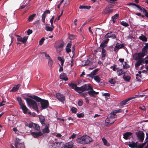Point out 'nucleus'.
I'll list each match as a JSON object with an SVG mask.
<instances>
[{
    "instance_id": "nucleus-1",
    "label": "nucleus",
    "mask_w": 148,
    "mask_h": 148,
    "mask_svg": "<svg viewBox=\"0 0 148 148\" xmlns=\"http://www.w3.org/2000/svg\"><path fill=\"white\" fill-rule=\"evenodd\" d=\"M76 141L78 143L83 144H89L93 141L91 138L87 135L83 136L77 138Z\"/></svg>"
},
{
    "instance_id": "nucleus-2",
    "label": "nucleus",
    "mask_w": 148,
    "mask_h": 148,
    "mask_svg": "<svg viewBox=\"0 0 148 148\" xmlns=\"http://www.w3.org/2000/svg\"><path fill=\"white\" fill-rule=\"evenodd\" d=\"M29 97H31L30 96ZM32 97L33 99L36 100L37 101L41 102V108L42 109H44L48 107L49 103L47 101L42 100L40 98L36 96H32Z\"/></svg>"
},
{
    "instance_id": "nucleus-3",
    "label": "nucleus",
    "mask_w": 148,
    "mask_h": 148,
    "mask_svg": "<svg viewBox=\"0 0 148 148\" xmlns=\"http://www.w3.org/2000/svg\"><path fill=\"white\" fill-rule=\"evenodd\" d=\"M26 100L28 106L35 110L38 111V109L37 103L34 100L29 98H26Z\"/></svg>"
},
{
    "instance_id": "nucleus-4",
    "label": "nucleus",
    "mask_w": 148,
    "mask_h": 148,
    "mask_svg": "<svg viewBox=\"0 0 148 148\" xmlns=\"http://www.w3.org/2000/svg\"><path fill=\"white\" fill-rule=\"evenodd\" d=\"M116 116L115 114L111 113L110 116H108L106 120V125L109 124H112L116 119Z\"/></svg>"
},
{
    "instance_id": "nucleus-5",
    "label": "nucleus",
    "mask_w": 148,
    "mask_h": 148,
    "mask_svg": "<svg viewBox=\"0 0 148 148\" xmlns=\"http://www.w3.org/2000/svg\"><path fill=\"white\" fill-rule=\"evenodd\" d=\"M90 89H92V88L90 84H88L87 85L85 84L81 87H77V91L79 93H81L84 91L89 90Z\"/></svg>"
},
{
    "instance_id": "nucleus-6",
    "label": "nucleus",
    "mask_w": 148,
    "mask_h": 148,
    "mask_svg": "<svg viewBox=\"0 0 148 148\" xmlns=\"http://www.w3.org/2000/svg\"><path fill=\"white\" fill-rule=\"evenodd\" d=\"M145 55V54L143 52L138 53H136L133 55V58L134 60H140L143 58Z\"/></svg>"
},
{
    "instance_id": "nucleus-7",
    "label": "nucleus",
    "mask_w": 148,
    "mask_h": 148,
    "mask_svg": "<svg viewBox=\"0 0 148 148\" xmlns=\"http://www.w3.org/2000/svg\"><path fill=\"white\" fill-rule=\"evenodd\" d=\"M65 45L64 42L63 40L58 41L55 44L54 47L56 48L62 49Z\"/></svg>"
},
{
    "instance_id": "nucleus-8",
    "label": "nucleus",
    "mask_w": 148,
    "mask_h": 148,
    "mask_svg": "<svg viewBox=\"0 0 148 148\" xmlns=\"http://www.w3.org/2000/svg\"><path fill=\"white\" fill-rule=\"evenodd\" d=\"M19 138H16V140L15 146L16 148H23L24 145L23 142L20 143Z\"/></svg>"
},
{
    "instance_id": "nucleus-9",
    "label": "nucleus",
    "mask_w": 148,
    "mask_h": 148,
    "mask_svg": "<svg viewBox=\"0 0 148 148\" xmlns=\"http://www.w3.org/2000/svg\"><path fill=\"white\" fill-rule=\"evenodd\" d=\"M137 96H133L131 97L130 98H129L128 99H126L123 100V101H121L119 103L120 106H123V105H125L126 104H127L128 103V102L130 100L134 99L136 98Z\"/></svg>"
},
{
    "instance_id": "nucleus-10",
    "label": "nucleus",
    "mask_w": 148,
    "mask_h": 148,
    "mask_svg": "<svg viewBox=\"0 0 148 148\" xmlns=\"http://www.w3.org/2000/svg\"><path fill=\"white\" fill-rule=\"evenodd\" d=\"M125 45L123 43H117L114 49V51L116 52H118L119 49H122L124 47Z\"/></svg>"
},
{
    "instance_id": "nucleus-11",
    "label": "nucleus",
    "mask_w": 148,
    "mask_h": 148,
    "mask_svg": "<svg viewBox=\"0 0 148 148\" xmlns=\"http://www.w3.org/2000/svg\"><path fill=\"white\" fill-rule=\"evenodd\" d=\"M113 8V7L112 6L110 5H109L108 7L106 8L103 10V13L104 14H107L112 13L113 11V10L112 9Z\"/></svg>"
},
{
    "instance_id": "nucleus-12",
    "label": "nucleus",
    "mask_w": 148,
    "mask_h": 148,
    "mask_svg": "<svg viewBox=\"0 0 148 148\" xmlns=\"http://www.w3.org/2000/svg\"><path fill=\"white\" fill-rule=\"evenodd\" d=\"M136 134L139 140L142 141L144 139V134L141 131H139L136 133Z\"/></svg>"
},
{
    "instance_id": "nucleus-13",
    "label": "nucleus",
    "mask_w": 148,
    "mask_h": 148,
    "mask_svg": "<svg viewBox=\"0 0 148 148\" xmlns=\"http://www.w3.org/2000/svg\"><path fill=\"white\" fill-rule=\"evenodd\" d=\"M56 97L58 100L63 103H64L65 99V97L63 94L60 93H57L56 94Z\"/></svg>"
},
{
    "instance_id": "nucleus-14",
    "label": "nucleus",
    "mask_w": 148,
    "mask_h": 148,
    "mask_svg": "<svg viewBox=\"0 0 148 148\" xmlns=\"http://www.w3.org/2000/svg\"><path fill=\"white\" fill-rule=\"evenodd\" d=\"M138 9L141 12H143L145 16L148 18V12L147 11V10L143 8V7H141L139 5V7H138Z\"/></svg>"
},
{
    "instance_id": "nucleus-15",
    "label": "nucleus",
    "mask_w": 148,
    "mask_h": 148,
    "mask_svg": "<svg viewBox=\"0 0 148 148\" xmlns=\"http://www.w3.org/2000/svg\"><path fill=\"white\" fill-rule=\"evenodd\" d=\"M23 112L25 114H30V112H28L29 110L24 104L20 106Z\"/></svg>"
},
{
    "instance_id": "nucleus-16",
    "label": "nucleus",
    "mask_w": 148,
    "mask_h": 148,
    "mask_svg": "<svg viewBox=\"0 0 148 148\" xmlns=\"http://www.w3.org/2000/svg\"><path fill=\"white\" fill-rule=\"evenodd\" d=\"M73 143L70 141L65 143L63 146V148H73Z\"/></svg>"
},
{
    "instance_id": "nucleus-17",
    "label": "nucleus",
    "mask_w": 148,
    "mask_h": 148,
    "mask_svg": "<svg viewBox=\"0 0 148 148\" xmlns=\"http://www.w3.org/2000/svg\"><path fill=\"white\" fill-rule=\"evenodd\" d=\"M31 134L35 138H37L39 136H41L43 134L42 133L41 131H39L37 132H32Z\"/></svg>"
},
{
    "instance_id": "nucleus-18",
    "label": "nucleus",
    "mask_w": 148,
    "mask_h": 148,
    "mask_svg": "<svg viewBox=\"0 0 148 148\" xmlns=\"http://www.w3.org/2000/svg\"><path fill=\"white\" fill-rule=\"evenodd\" d=\"M92 89H90L89 91L87 92L88 93L90 97H94L97 95L98 92H95L93 89L92 87L91 86Z\"/></svg>"
},
{
    "instance_id": "nucleus-19",
    "label": "nucleus",
    "mask_w": 148,
    "mask_h": 148,
    "mask_svg": "<svg viewBox=\"0 0 148 148\" xmlns=\"http://www.w3.org/2000/svg\"><path fill=\"white\" fill-rule=\"evenodd\" d=\"M132 134L131 132H126L123 134V138L125 139H130L132 137Z\"/></svg>"
},
{
    "instance_id": "nucleus-20",
    "label": "nucleus",
    "mask_w": 148,
    "mask_h": 148,
    "mask_svg": "<svg viewBox=\"0 0 148 148\" xmlns=\"http://www.w3.org/2000/svg\"><path fill=\"white\" fill-rule=\"evenodd\" d=\"M27 39V38H17V40L18 42L17 43V44H20L21 43L19 42H21L23 43L26 42Z\"/></svg>"
},
{
    "instance_id": "nucleus-21",
    "label": "nucleus",
    "mask_w": 148,
    "mask_h": 148,
    "mask_svg": "<svg viewBox=\"0 0 148 148\" xmlns=\"http://www.w3.org/2000/svg\"><path fill=\"white\" fill-rule=\"evenodd\" d=\"M60 78L63 80L66 81L68 80V79L66 76V74L65 73H62L60 75Z\"/></svg>"
},
{
    "instance_id": "nucleus-22",
    "label": "nucleus",
    "mask_w": 148,
    "mask_h": 148,
    "mask_svg": "<svg viewBox=\"0 0 148 148\" xmlns=\"http://www.w3.org/2000/svg\"><path fill=\"white\" fill-rule=\"evenodd\" d=\"M72 44L71 42H69L67 44L65 50L67 53H69L71 52V50L70 48L71 47Z\"/></svg>"
},
{
    "instance_id": "nucleus-23",
    "label": "nucleus",
    "mask_w": 148,
    "mask_h": 148,
    "mask_svg": "<svg viewBox=\"0 0 148 148\" xmlns=\"http://www.w3.org/2000/svg\"><path fill=\"white\" fill-rule=\"evenodd\" d=\"M115 32H111L108 33L105 36V37H116Z\"/></svg>"
},
{
    "instance_id": "nucleus-24",
    "label": "nucleus",
    "mask_w": 148,
    "mask_h": 148,
    "mask_svg": "<svg viewBox=\"0 0 148 148\" xmlns=\"http://www.w3.org/2000/svg\"><path fill=\"white\" fill-rule=\"evenodd\" d=\"M141 72L140 71H139L138 72V74H137L136 75V78L135 79L136 81L140 82L141 81L140 78H141L142 76L141 75Z\"/></svg>"
},
{
    "instance_id": "nucleus-25",
    "label": "nucleus",
    "mask_w": 148,
    "mask_h": 148,
    "mask_svg": "<svg viewBox=\"0 0 148 148\" xmlns=\"http://www.w3.org/2000/svg\"><path fill=\"white\" fill-rule=\"evenodd\" d=\"M49 124H47L45 127L43 129L42 132L44 133H47L50 132L49 128Z\"/></svg>"
},
{
    "instance_id": "nucleus-26",
    "label": "nucleus",
    "mask_w": 148,
    "mask_h": 148,
    "mask_svg": "<svg viewBox=\"0 0 148 148\" xmlns=\"http://www.w3.org/2000/svg\"><path fill=\"white\" fill-rule=\"evenodd\" d=\"M101 140L104 145L107 147H109L110 146V143L108 141L105 137L102 138Z\"/></svg>"
},
{
    "instance_id": "nucleus-27",
    "label": "nucleus",
    "mask_w": 148,
    "mask_h": 148,
    "mask_svg": "<svg viewBox=\"0 0 148 148\" xmlns=\"http://www.w3.org/2000/svg\"><path fill=\"white\" fill-rule=\"evenodd\" d=\"M109 39H106L101 43L100 47H104L106 46V44L108 43Z\"/></svg>"
},
{
    "instance_id": "nucleus-28",
    "label": "nucleus",
    "mask_w": 148,
    "mask_h": 148,
    "mask_svg": "<svg viewBox=\"0 0 148 148\" xmlns=\"http://www.w3.org/2000/svg\"><path fill=\"white\" fill-rule=\"evenodd\" d=\"M40 121L42 126L45 125V118L43 116H40L39 117Z\"/></svg>"
},
{
    "instance_id": "nucleus-29",
    "label": "nucleus",
    "mask_w": 148,
    "mask_h": 148,
    "mask_svg": "<svg viewBox=\"0 0 148 148\" xmlns=\"http://www.w3.org/2000/svg\"><path fill=\"white\" fill-rule=\"evenodd\" d=\"M48 60V64L49 66L51 67L53 64V61L50 56L46 58Z\"/></svg>"
},
{
    "instance_id": "nucleus-30",
    "label": "nucleus",
    "mask_w": 148,
    "mask_h": 148,
    "mask_svg": "<svg viewBox=\"0 0 148 148\" xmlns=\"http://www.w3.org/2000/svg\"><path fill=\"white\" fill-rule=\"evenodd\" d=\"M34 125H35V127H36V129L37 130H39V129L40 127L38 125L32 122L29 124L28 127L30 128H32L33 127Z\"/></svg>"
},
{
    "instance_id": "nucleus-31",
    "label": "nucleus",
    "mask_w": 148,
    "mask_h": 148,
    "mask_svg": "<svg viewBox=\"0 0 148 148\" xmlns=\"http://www.w3.org/2000/svg\"><path fill=\"white\" fill-rule=\"evenodd\" d=\"M117 73L118 76H120L124 73V71L121 69H120L119 68H117Z\"/></svg>"
},
{
    "instance_id": "nucleus-32",
    "label": "nucleus",
    "mask_w": 148,
    "mask_h": 148,
    "mask_svg": "<svg viewBox=\"0 0 148 148\" xmlns=\"http://www.w3.org/2000/svg\"><path fill=\"white\" fill-rule=\"evenodd\" d=\"M69 85L71 87L72 89H74L75 91H77V87L76 84L72 83H70L69 84Z\"/></svg>"
},
{
    "instance_id": "nucleus-33",
    "label": "nucleus",
    "mask_w": 148,
    "mask_h": 148,
    "mask_svg": "<svg viewBox=\"0 0 148 148\" xmlns=\"http://www.w3.org/2000/svg\"><path fill=\"white\" fill-rule=\"evenodd\" d=\"M148 49V43H146L145 45L143 47L142 49V52L144 53L145 54L147 52Z\"/></svg>"
},
{
    "instance_id": "nucleus-34",
    "label": "nucleus",
    "mask_w": 148,
    "mask_h": 148,
    "mask_svg": "<svg viewBox=\"0 0 148 148\" xmlns=\"http://www.w3.org/2000/svg\"><path fill=\"white\" fill-rule=\"evenodd\" d=\"M20 85L19 84H18L17 85L14 86L10 90V91L13 92L16 91L20 87Z\"/></svg>"
},
{
    "instance_id": "nucleus-35",
    "label": "nucleus",
    "mask_w": 148,
    "mask_h": 148,
    "mask_svg": "<svg viewBox=\"0 0 148 148\" xmlns=\"http://www.w3.org/2000/svg\"><path fill=\"white\" fill-rule=\"evenodd\" d=\"M91 8V7L90 6L80 5L79 8L80 9H89Z\"/></svg>"
},
{
    "instance_id": "nucleus-36",
    "label": "nucleus",
    "mask_w": 148,
    "mask_h": 148,
    "mask_svg": "<svg viewBox=\"0 0 148 148\" xmlns=\"http://www.w3.org/2000/svg\"><path fill=\"white\" fill-rule=\"evenodd\" d=\"M123 79L125 81L129 82L130 79L131 77L129 75H124L123 76Z\"/></svg>"
},
{
    "instance_id": "nucleus-37",
    "label": "nucleus",
    "mask_w": 148,
    "mask_h": 148,
    "mask_svg": "<svg viewBox=\"0 0 148 148\" xmlns=\"http://www.w3.org/2000/svg\"><path fill=\"white\" fill-rule=\"evenodd\" d=\"M17 100L19 103V104L21 106L22 105L24 104L22 102V100L21 98V97H18L16 98Z\"/></svg>"
},
{
    "instance_id": "nucleus-38",
    "label": "nucleus",
    "mask_w": 148,
    "mask_h": 148,
    "mask_svg": "<svg viewBox=\"0 0 148 148\" xmlns=\"http://www.w3.org/2000/svg\"><path fill=\"white\" fill-rule=\"evenodd\" d=\"M58 60L60 61L61 64L62 66H63L64 62V58L61 57H58Z\"/></svg>"
},
{
    "instance_id": "nucleus-39",
    "label": "nucleus",
    "mask_w": 148,
    "mask_h": 148,
    "mask_svg": "<svg viewBox=\"0 0 148 148\" xmlns=\"http://www.w3.org/2000/svg\"><path fill=\"white\" fill-rule=\"evenodd\" d=\"M94 79L97 83H99L101 79L100 77L98 75L95 76Z\"/></svg>"
},
{
    "instance_id": "nucleus-40",
    "label": "nucleus",
    "mask_w": 148,
    "mask_h": 148,
    "mask_svg": "<svg viewBox=\"0 0 148 148\" xmlns=\"http://www.w3.org/2000/svg\"><path fill=\"white\" fill-rule=\"evenodd\" d=\"M106 55V51L104 48H102V51L101 52V56L102 58H104Z\"/></svg>"
},
{
    "instance_id": "nucleus-41",
    "label": "nucleus",
    "mask_w": 148,
    "mask_h": 148,
    "mask_svg": "<svg viewBox=\"0 0 148 148\" xmlns=\"http://www.w3.org/2000/svg\"><path fill=\"white\" fill-rule=\"evenodd\" d=\"M36 15V14H34L30 15L28 18V20L29 21H30L32 20L33 19L34 17Z\"/></svg>"
},
{
    "instance_id": "nucleus-42",
    "label": "nucleus",
    "mask_w": 148,
    "mask_h": 148,
    "mask_svg": "<svg viewBox=\"0 0 148 148\" xmlns=\"http://www.w3.org/2000/svg\"><path fill=\"white\" fill-rule=\"evenodd\" d=\"M54 27H50L49 26H46L45 27V29L48 31L51 32L53 30Z\"/></svg>"
},
{
    "instance_id": "nucleus-43",
    "label": "nucleus",
    "mask_w": 148,
    "mask_h": 148,
    "mask_svg": "<svg viewBox=\"0 0 148 148\" xmlns=\"http://www.w3.org/2000/svg\"><path fill=\"white\" fill-rule=\"evenodd\" d=\"M40 53L41 54H44L46 58L49 56V55L46 52L41 51L40 52Z\"/></svg>"
},
{
    "instance_id": "nucleus-44",
    "label": "nucleus",
    "mask_w": 148,
    "mask_h": 148,
    "mask_svg": "<svg viewBox=\"0 0 148 148\" xmlns=\"http://www.w3.org/2000/svg\"><path fill=\"white\" fill-rule=\"evenodd\" d=\"M120 23L121 25L124 26L125 27H127L129 25V24L123 21L121 22Z\"/></svg>"
},
{
    "instance_id": "nucleus-45",
    "label": "nucleus",
    "mask_w": 148,
    "mask_h": 148,
    "mask_svg": "<svg viewBox=\"0 0 148 148\" xmlns=\"http://www.w3.org/2000/svg\"><path fill=\"white\" fill-rule=\"evenodd\" d=\"M109 82L111 84H114L116 83V81L113 78H110L109 79Z\"/></svg>"
},
{
    "instance_id": "nucleus-46",
    "label": "nucleus",
    "mask_w": 148,
    "mask_h": 148,
    "mask_svg": "<svg viewBox=\"0 0 148 148\" xmlns=\"http://www.w3.org/2000/svg\"><path fill=\"white\" fill-rule=\"evenodd\" d=\"M77 109L74 107H72L71 109V111L74 113H75L77 112Z\"/></svg>"
},
{
    "instance_id": "nucleus-47",
    "label": "nucleus",
    "mask_w": 148,
    "mask_h": 148,
    "mask_svg": "<svg viewBox=\"0 0 148 148\" xmlns=\"http://www.w3.org/2000/svg\"><path fill=\"white\" fill-rule=\"evenodd\" d=\"M123 68L124 69L130 67V66L127 64L126 62H124L123 63Z\"/></svg>"
},
{
    "instance_id": "nucleus-48",
    "label": "nucleus",
    "mask_w": 148,
    "mask_h": 148,
    "mask_svg": "<svg viewBox=\"0 0 148 148\" xmlns=\"http://www.w3.org/2000/svg\"><path fill=\"white\" fill-rule=\"evenodd\" d=\"M127 5H129H129H133L135 6L137 8H138V7H139V5H138L136 4H135L134 3H128L127 4Z\"/></svg>"
},
{
    "instance_id": "nucleus-49",
    "label": "nucleus",
    "mask_w": 148,
    "mask_h": 148,
    "mask_svg": "<svg viewBox=\"0 0 148 148\" xmlns=\"http://www.w3.org/2000/svg\"><path fill=\"white\" fill-rule=\"evenodd\" d=\"M119 17V14H116L112 17V19L116 20Z\"/></svg>"
},
{
    "instance_id": "nucleus-50",
    "label": "nucleus",
    "mask_w": 148,
    "mask_h": 148,
    "mask_svg": "<svg viewBox=\"0 0 148 148\" xmlns=\"http://www.w3.org/2000/svg\"><path fill=\"white\" fill-rule=\"evenodd\" d=\"M99 70L98 69H96L93 71L91 72L94 75L97 74V73L98 71Z\"/></svg>"
},
{
    "instance_id": "nucleus-51",
    "label": "nucleus",
    "mask_w": 148,
    "mask_h": 148,
    "mask_svg": "<svg viewBox=\"0 0 148 148\" xmlns=\"http://www.w3.org/2000/svg\"><path fill=\"white\" fill-rule=\"evenodd\" d=\"M45 40V39L44 38H42L39 41V44L40 45H42V44L44 40Z\"/></svg>"
},
{
    "instance_id": "nucleus-52",
    "label": "nucleus",
    "mask_w": 148,
    "mask_h": 148,
    "mask_svg": "<svg viewBox=\"0 0 148 148\" xmlns=\"http://www.w3.org/2000/svg\"><path fill=\"white\" fill-rule=\"evenodd\" d=\"M46 16H45V15H44L43 14H42V22H44V23H45V19Z\"/></svg>"
},
{
    "instance_id": "nucleus-53",
    "label": "nucleus",
    "mask_w": 148,
    "mask_h": 148,
    "mask_svg": "<svg viewBox=\"0 0 148 148\" xmlns=\"http://www.w3.org/2000/svg\"><path fill=\"white\" fill-rule=\"evenodd\" d=\"M77 115L79 118H81L84 117V114L82 113L80 114L77 113Z\"/></svg>"
},
{
    "instance_id": "nucleus-54",
    "label": "nucleus",
    "mask_w": 148,
    "mask_h": 148,
    "mask_svg": "<svg viewBox=\"0 0 148 148\" xmlns=\"http://www.w3.org/2000/svg\"><path fill=\"white\" fill-rule=\"evenodd\" d=\"M76 135H77L76 134L73 133V134L69 138V139L71 138L73 139L76 136Z\"/></svg>"
},
{
    "instance_id": "nucleus-55",
    "label": "nucleus",
    "mask_w": 148,
    "mask_h": 148,
    "mask_svg": "<svg viewBox=\"0 0 148 148\" xmlns=\"http://www.w3.org/2000/svg\"><path fill=\"white\" fill-rule=\"evenodd\" d=\"M143 60L145 64H147L148 63V55L147 57L144 59Z\"/></svg>"
},
{
    "instance_id": "nucleus-56",
    "label": "nucleus",
    "mask_w": 148,
    "mask_h": 148,
    "mask_svg": "<svg viewBox=\"0 0 148 148\" xmlns=\"http://www.w3.org/2000/svg\"><path fill=\"white\" fill-rule=\"evenodd\" d=\"M50 11L49 10H47L44 11L43 14H44V15H45V16H46V15L47 14H50Z\"/></svg>"
},
{
    "instance_id": "nucleus-57",
    "label": "nucleus",
    "mask_w": 148,
    "mask_h": 148,
    "mask_svg": "<svg viewBox=\"0 0 148 148\" xmlns=\"http://www.w3.org/2000/svg\"><path fill=\"white\" fill-rule=\"evenodd\" d=\"M83 104V101L82 100L79 101L78 102V105L79 106H82Z\"/></svg>"
},
{
    "instance_id": "nucleus-58",
    "label": "nucleus",
    "mask_w": 148,
    "mask_h": 148,
    "mask_svg": "<svg viewBox=\"0 0 148 148\" xmlns=\"http://www.w3.org/2000/svg\"><path fill=\"white\" fill-rule=\"evenodd\" d=\"M94 76V75L92 73V72L90 73V74H88L87 75V76H89L91 77V78H94V77L95 76Z\"/></svg>"
},
{
    "instance_id": "nucleus-59",
    "label": "nucleus",
    "mask_w": 148,
    "mask_h": 148,
    "mask_svg": "<svg viewBox=\"0 0 148 148\" xmlns=\"http://www.w3.org/2000/svg\"><path fill=\"white\" fill-rule=\"evenodd\" d=\"M86 65H91L92 64V62L89 60H86Z\"/></svg>"
},
{
    "instance_id": "nucleus-60",
    "label": "nucleus",
    "mask_w": 148,
    "mask_h": 148,
    "mask_svg": "<svg viewBox=\"0 0 148 148\" xmlns=\"http://www.w3.org/2000/svg\"><path fill=\"white\" fill-rule=\"evenodd\" d=\"M141 64V62L140 60H138L135 64V66H139Z\"/></svg>"
},
{
    "instance_id": "nucleus-61",
    "label": "nucleus",
    "mask_w": 148,
    "mask_h": 148,
    "mask_svg": "<svg viewBox=\"0 0 148 148\" xmlns=\"http://www.w3.org/2000/svg\"><path fill=\"white\" fill-rule=\"evenodd\" d=\"M27 33L28 35H29L30 34L32 33V31L30 29H29L27 31Z\"/></svg>"
},
{
    "instance_id": "nucleus-62",
    "label": "nucleus",
    "mask_w": 148,
    "mask_h": 148,
    "mask_svg": "<svg viewBox=\"0 0 148 148\" xmlns=\"http://www.w3.org/2000/svg\"><path fill=\"white\" fill-rule=\"evenodd\" d=\"M140 40L146 41L147 40V38H139Z\"/></svg>"
},
{
    "instance_id": "nucleus-63",
    "label": "nucleus",
    "mask_w": 148,
    "mask_h": 148,
    "mask_svg": "<svg viewBox=\"0 0 148 148\" xmlns=\"http://www.w3.org/2000/svg\"><path fill=\"white\" fill-rule=\"evenodd\" d=\"M116 65H114L111 66L110 68L112 69L113 71H115L116 69H117L116 68Z\"/></svg>"
},
{
    "instance_id": "nucleus-64",
    "label": "nucleus",
    "mask_w": 148,
    "mask_h": 148,
    "mask_svg": "<svg viewBox=\"0 0 148 148\" xmlns=\"http://www.w3.org/2000/svg\"><path fill=\"white\" fill-rule=\"evenodd\" d=\"M60 68L59 69V71L60 72H61L63 71V66H62L61 64H60Z\"/></svg>"
}]
</instances>
